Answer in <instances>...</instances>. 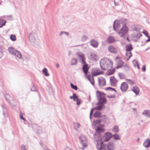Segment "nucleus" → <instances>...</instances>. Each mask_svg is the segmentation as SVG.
Listing matches in <instances>:
<instances>
[{"instance_id": "nucleus-1", "label": "nucleus", "mask_w": 150, "mask_h": 150, "mask_svg": "<svg viewBox=\"0 0 150 150\" xmlns=\"http://www.w3.org/2000/svg\"><path fill=\"white\" fill-rule=\"evenodd\" d=\"M127 23V20L124 18L121 19L119 21L115 20L114 22V30L121 37L125 38L128 32V28L126 25Z\"/></svg>"}, {"instance_id": "nucleus-2", "label": "nucleus", "mask_w": 150, "mask_h": 150, "mask_svg": "<svg viewBox=\"0 0 150 150\" xmlns=\"http://www.w3.org/2000/svg\"><path fill=\"white\" fill-rule=\"evenodd\" d=\"M96 94L98 101V103H97V106L94 109L100 110L103 109L105 107L104 104L106 103V100L105 98V95L103 92L98 91H96Z\"/></svg>"}, {"instance_id": "nucleus-3", "label": "nucleus", "mask_w": 150, "mask_h": 150, "mask_svg": "<svg viewBox=\"0 0 150 150\" xmlns=\"http://www.w3.org/2000/svg\"><path fill=\"white\" fill-rule=\"evenodd\" d=\"M107 120L106 116L104 115L102 117L101 120L93 121V125L96 127L95 130L96 133H100L103 132L104 129L102 127V126L104 125L103 124Z\"/></svg>"}, {"instance_id": "nucleus-4", "label": "nucleus", "mask_w": 150, "mask_h": 150, "mask_svg": "<svg viewBox=\"0 0 150 150\" xmlns=\"http://www.w3.org/2000/svg\"><path fill=\"white\" fill-rule=\"evenodd\" d=\"M100 65L103 70H110L112 67V62L110 59L104 58L100 60Z\"/></svg>"}, {"instance_id": "nucleus-5", "label": "nucleus", "mask_w": 150, "mask_h": 150, "mask_svg": "<svg viewBox=\"0 0 150 150\" xmlns=\"http://www.w3.org/2000/svg\"><path fill=\"white\" fill-rule=\"evenodd\" d=\"M79 139L80 144L82 147H79V149L82 150H84L85 148L88 146V141L86 136L83 135H81L79 137Z\"/></svg>"}, {"instance_id": "nucleus-6", "label": "nucleus", "mask_w": 150, "mask_h": 150, "mask_svg": "<svg viewBox=\"0 0 150 150\" xmlns=\"http://www.w3.org/2000/svg\"><path fill=\"white\" fill-rule=\"evenodd\" d=\"M28 39L31 44L34 46H36L38 44V42L37 35L34 31L30 33L28 35Z\"/></svg>"}, {"instance_id": "nucleus-7", "label": "nucleus", "mask_w": 150, "mask_h": 150, "mask_svg": "<svg viewBox=\"0 0 150 150\" xmlns=\"http://www.w3.org/2000/svg\"><path fill=\"white\" fill-rule=\"evenodd\" d=\"M8 50L10 54L15 55L19 59H21L22 58V56L20 52L13 47H9L8 48Z\"/></svg>"}, {"instance_id": "nucleus-8", "label": "nucleus", "mask_w": 150, "mask_h": 150, "mask_svg": "<svg viewBox=\"0 0 150 150\" xmlns=\"http://www.w3.org/2000/svg\"><path fill=\"white\" fill-rule=\"evenodd\" d=\"M125 48L127 51L125 55L126 57L128 58V59H127V60H128L132 56L131 52L130 51L132 49V45L129 44L126 45Z\"/></svg>"}, {"instance_id": "nucleus-9", "label": "nucleus", "mask_w": 150, "mask_h": 150, "mask_svg": "<svg viewBox=\"0 0 150 150\" xmlns=\"http://www.w3.org/2000/svg\"><path fill=\"white\" fill-rule=\"evenodd\" d=\"M79 60L81 63L85 64V58L83 53L78 52L76 54Z\"/></svg>"}, {"instance_id": "nucleus-10", "label": "nucleus", "mask_w": 150, "mask_h": 150, "mask_svg": "<svg viewBox=\"0 0 150 150\" xmlns=\"http://www.w3.org/2000/svg\"><path fill=\"white\" fill-rule=\"evenodd\" d=\"M112 136V134L110 132H108L105 133L103 138V141L105 142L108 141Z\"/></svg>"}, {"instance_id": "nucleus-11", "label": "nucleus", "mask_w": 150, "mask_h": 150, "mask_svg": "<svg viewBox=\"0 0 150 150\" xmlns=\"http://www.w3.org/2000/svg\"><path fill=\"white\" fill-rule=\"evenodd\" d=\"M128 88V84L125 82H123L121 85L120 89L123 92H126Z\"/></svg>"}, {"instance_id": "nucleus-12", "label": "nucleus", "mask_w": 150, "mask_h": 150, "mask_svg": "<svg viewBox=\"0 0 150 150\" xmlns=\"http://www.w3.org/2000/svg\"><path fill=\"white\" fill-rule=\"evenodd\" d=\"M108 49L110 52L112 53H116L117 51V49L112 45H110L108 47Z\"/></svg>"}, {"instance_id": "nucleus-13", "label": "nucleus", "mask_w": 150, "mask_h": 150, "mask_svg": "<svg viewBox=\"0 0 150 150\" xmlns=\"http://www.w3.org/2000/svg\"><path fill=\"white\" fill-rule=\"evenodd\" d=\"M110 84L111 86H115L116 85L117 80L115 79L114 77H111L110 78Z\"/></svg>"}, {"instance_id": "nucleus-14", "label": "nucleus", "mask_w": 150, "mask_h": 150, "mask_svg": "<svg viewBox=\"0 0 150 150\" xmlns=\"http://www.w3.org/2000/svg\"><path fill=\"white\" fill-rule=\"evenodd\" d=\"M99 83L100 86H105L106 83L105 79L103 77H100L99 79Z\"/></svg>"}, {"instance_id": "nucleus-15", "label": "nucleus", "mask_w": 150, "mask_h": 150, "mask_svg": "<svg viewBox=\"0 0 150 150\" xmlns=\"http://www.w3.org/2000/svg\"><path fill=\"white\" fill-rule=\"evenodd\" d=\"M132 91L134 92L136 95H138L139 93V88L136 86H134L132 88Z\"/></svg>"}, {"instance_id": "nucleus-16", "label": "nucleus", "mask_w": 150, "mask_h": 150, "mask_svg": "<svg viewBox=\"0 0 150 150\" xmlns=\"http://www.w3.org/2000/svg\"><path fill=\"white\" fill-rule=\"evenodd\" d=\"M143 146L146 148L150 146V140L147 139L145 140L143 143Z\"/></svg>"}, {"instance_id": "nucleus-17", "label": "nucleus", "mask_w": 150, "mask_h": 150, "mask_svg": "<svg viewBox=\"0 0 150 150\" xmlns=\"http://www.w3.org/2000/svg\"><path fill=\"white\" fill-rule=\"evenodd\" d=\"M90 58L93 60H97L98 59V57L94 53H91L90 55Z\"/></svg>"}, {"instance_id": "nucleus-18", "label": "nucleus", "mask_w": 150, "mask_h": 150, "mask_svg": "<svg viewBox=\"0 0 150 150\" xmlns=\"http://www.w3.org/2000/svg\"><path fill=\"white\" fill-rule=\"evenodd\" d=\"M84 64L82 67V69L83 72L85 75H86L88 70V68L87 64Z\"/></svg>"}, {"instance_id": "nucleus-19", "label": "nucleus", "mask_w": 150, "mask_h": 150, "mask_svg": "<svg viewBox=\"0 0 150 150\" xmlns=\"http://www.w3.org/2000/svg\"><path fill=\"white\" fill-rule=\"evenodd\" d=\"M91 45L93 47L96 48L98 45V44L96 41L94 40H92L90 42Z\"/></svg>"}, {"instance_id": "nucleus-20", "label": "nucleus", "mask_w": 150, "mask_h": 150, "mask_svg": "<svg viewBox=\"0 0 150 150\" xmlns=\"http://www.w3.org/2000/svg\"><path fill=\"white\" fill-rule=\"evenodd\" d=\"M107 147L108 150H114L115 149L114 144L112 143L108 144L107 145Z\"/></svg>"}, {"instance_id": "nucleus-21", "label": "nucleus", "mask_w": 150, "mask_h": 150, "mask_svg": "<svg viewBox=\"0 0 150 150\" xmlns=\"http://www.w3.org/2000/svg\"><path fill=\"white\" fill-rule=\"evenodd\" d=\"M142 114L147 117H150V110H145L142 112Z\"/></svg>"}, {"instance_id": "nucleus-22", "label": "nucleus", "mask_w": 150, "mask_h": 150, "mask_svg": "<svg viewBox=\"0 0 150 150\" xmlns=\"http://www.w3.org/2000/svg\"><path fill=\"white\" fill-rule=\"evenodd\" d=\"M108 42L109 43H112L115 41V40L113 37L109 36L107 39Z\"/></svg>"}, {"instance_id": "nucleus-23", "label": "nucleus", "mask_w": 150, "mask_h": 150, "mask_svg": "<svg viewBox=\"0 0 150 150\" xmlns=\"http://www.w3.org/2000/svg\"><path fill=\"white\" fill-rule=\"evenodd\" d=\"M81 126V125L78 122H74V129L76 130H77Z\"/></svg>"}, {"instance_id": "nucleus-24", "label": "nucleus", "mask_w": 150, "mask_h": 150, "mask_svg": "<svg viewBox=\"0 0 150 150\" xmlns=\"http://www.w3.org/2000/svg\"><path fill=\"white\" fill-rule=\"evenodd\" d=\"M77 62L78 61L76 59L74 58H72L71 61V65H76L77 64Z\"/></svg>"}, {"instance_id": "nucleus-25", "label": "nucleus", "mask_w": 150, "mask_h": 150, "mask_svg": "<svg viewBox=\"0 0 150 150\" xmlns=\"http://www.w3.org/2000/svg\"><path fill=\"white\" fill-rule=\"evenodd\" d=\"M133 65L135 68H137L138 69H140L139 65L138 62L136 60H134L132 61Z\"/></svg>"}, {"instance_id": "nucleus-26", "label": "nucleus", "mask_w": 150, "mask_h": 150, "mask_svg": "<svg viewBox=\"0 0 150 150\" xmlns=\"http://www.w3.org/2000/svg\"><path fill=\"white\" fill-rule=\"evenodd\" d=\"M102 113L99 111H96L94 114V117H98L102 116Z\"/></svg>"}, {"instance_id": "nucleus-27", "label": "nucleus", "mask_w": 150, "mask_h": 150, "mask_svg": "<svg viewBox=\"0 0 150 150\" xmlns=\"http://www.w3.org/2000/svg\"><path fill=\"white\" fill-rule=\"evenodd\" d=\"M87 78L90 81L92 85H93L94 84V82L93 77L92 76H90V77L89 76H87Z\"/></svg>"}, {"instance_id": "nucleus-28", "label": "nucleus", "mask_w": 150, "mask_h": 150, "mask_svg": "<svg viewBox=\"0 0 150 150\" xmlns=\"http://www.w3.org/2000/svg\"><path fill=\"white\" fill-rule=\"evenodd\" d=\"M42 72L45 76H50V74L48 72V71L47 68H44L42 70Z\"/></svg>"}, {"instance_id": "nucleus-29", "label": "nucleus", "mask_w": 150, "mask_h": 150, "mask_svg": "<svg viewBox=\"0 0 150 150\" xmlns=\"http://www.w3.org/2000/svg\"><path fill=\"white\" fill-rule=\"evenodd\" d=\"M112 131L115 132H117L119 131L118 127L117 125L115 126L112 128Z\"/></svg>"}, {"instance_id": "nucleus-30", "label": "nucleus", "mask_w": 150, "mask_h": 150, "mask_svg": "<svg viewBox=\"0 0 150 150\" xmlns=\"http://www.w3.org/2000/svg\"><path fill=\"white\" fill-rule=\"evenodd\" d=\"M6 21L4 20H0V28L2 27L6 23Z\"/></svg>"}, {"instance_id": "nucleus-31", "label": "nucleus", "mask_w": 150, "mask_h": 150, "mask_svg": "<svg viewBox=\"0 0 150 150\" xmlns=\"http://www.w3.org/2000/svg\"><path fill=\"white\" fill-rule=\"evenodd\" d=\"M103 73L102 71H96V72H93V76H97Z\"/></svg>"}, {"instance_id": "nucleus-32", "label": "nucleus", "mask_w": 150, "mask_h": 150, "mask_svg": "<svg viewBox=\"0 0 150 150\" xmlns=\"http://www.w3.org/2000/svg\"><path fill=\"white\" fill-rule=\"evenodd\" d=\"M124 64L123 61L121 60H119L118 62V66L116 67L117 69H118L120 67Z\"/></svg>"}, {"instance_id": "nucleus-33", "label": "nucleus", "mask_w": 150, "mask_h": 150, "mask_svg": "<svg viewBox=\"0 0 150 150\" xmlns=\"http://www.w3.org/2000/svg\"><path fill=\"white\" fill-rule=\"evenodd\" d=\"M140 28L138 26H136V27L133 28V31H136L137 32V33L140 32Z\"/></svg>"}, {"instance_id": "nucleus-34", "label": "nucleus", "mask_w": 150, "mask_h": 150, "mask_svg": "<svg viewBox=\"0 0 150 150\" xmlns=\"http://www.w3.org/2000/svg\"><path fill=\"white\" fill-rule=\"evenodd\" d=\"M77 96H76V94L75 93H74L73 94L72 96H70L69 98L71 99H73L74 101H75L76 98H77Z\"/></svg>"}, {"instance_id": "nucleus-35", "label": "nucleus", "mask_w": 150, "mask_h": 150, "mask_svg": "<svg viewBox=\"0 0 150 150\" xmlns=\"http://www.w3.org/2000/svg\"><path fill=\"white\" fill-rule=\"evenodd\" d=\"M118 76L120 79H124L125 77V74L122 73H119L118 74Z\"/></svg>"}, {"instance_id": "nucleus-36", "label": "nucleus", "mask_w": 150, "mask_h": 150, "mask_svg": "<svg viewBox=\"0 0 150 150\" xmlns=\"http://www.w3.org/2000/svg\"><path fill=\"white\" fill-rule=\"evenodd\" d=\"M11 40L12 41H15L16 40V37L14 35H11L10 36Z\"/></svg>"}, {"instance_id": "nucleus-37", "label": "nucleus", "mask_w": 150, "mask_h": 150, "mask_svg": "<svg viewBox=\"0 0 150 150\" xmlns=\"http://www.w3.org/2000/svg\"><path fill=\"white\" fill-rule=\"evenodd\" d=\"M142 35V34L139 32L137 33V34L135 35L134 37L137 39H139Z\"/></svg>"}, {"instance_id": "nucleus-38", "label": "nucleus", "mask_w": 150, "mask_h": 150, "mask_svg": "<svg viewBox=\"0 0 150 150\" xmlns=\"http://www.w3.org/2000/svg\"><path fill=\"white\" fill-rule=\"evenodd\" d=\"M105 90L107 91H114L115 92H116V91L115 89L112 88L111 87H108L105 88Z\"/></svg>"}, {"instance_id": "nucleus-39", "label": "nucleus", "mask_w": 150, "mask_h": 150, "mask_svg": "<svg viewBox=\"0 0 150 150\" xmlns=\"http://www.w3.org/2000/svg\"><path fill=\"white\" fill-rule=\"evenodd\" d=\"M125 80L128 81V83L130 85H132L134 83V82L131 79H126Z\"/></svg>"}, {"instance_id": "nucleus-40", "label": "nucleus", "mask_w": 150, "mask_h": 150, "mask_svg": "<svg viewBox=\"0 0 150 150\" xmlns=\"http://www.w3.org/2000/svg\"><path fill=\"white\" fill-rule=\"evenodd\" d=\"M96 148L98 150H101L103 148L102 144H97Z\"/></svg>"}, {"instance_id": "nucleus-41", "label": "nucleus", "mask_w": 150, "mask_h": 150, "mask_svg": "<svg viewBox=\"0 0 150 150\" xmlns=\"http://www.w3.org/2000/svg\"><path fill=\"white\" fill-rule=\"evenodd\" d=\"M75 101H76V104L77 105H79L80 104L81 102V100L80 99H79L78 98L77 96V97L76 98Z\"/></svg>"}, {"instance_id": "nucleus-42", "label": "nucleus", "mask_w": 150, "mask_h": 150, "mask_svg": "<svg viewBox=\"0 0 150 150\" xmlns=\"http://www.w3.org/2000/svg\"><path fill=\"white\" fill-rule=\"evenodd\" d=\"M113 137L115 139H120V137L119 135L115 134L113 135Z\"/></svg>"}, {"instance_id": "nucleus-43", "label": "nucleus", "mask_w": 150, "mask_h": 150, "mask_svg": "<svg viewBox=\"0 0 150 150\" xmlns=\"http://www.w3.org/2000/svg\"><path fill=\"white\" fill-rule=\"evenodd\" d=\"M71 87L74 89L76 90L77 89V87L76 86L74 85L72 83H71Z\"/></svg>"}, {"instance_id": "nucleus-44", "label": "nucleus", "mask_w": 150, "mask_h": 150, "mask_svg": "<svg viewBox=\"0 0 150 150\" xmlns=\"http://www.w3.org/2000/svg\"><path fill=\"white\" fill-rule=\"evenodd\" d=\"M65 34L67 35H69V33L68 32H65V31H61L59 34V35L60 36H61L62 35Z\"/></svg>"}, {"instance_id": "nucleus-45", "label": "nucleus", "mask_w": 150, "mask_h": 150, "mask_svg": "<svg viewBox=\"0 0 150 150\" xmlns=\"http://www.w3.org/2000/svg\"><path fill=\"white\" fill-rule=\"evenodd\" d=\"M21 149L22 150H26V148L25 145L22 144L21 146Z\"/></svg>"}, {"instance_id": "nucleus-46", "label": "nucleus", "mask_w": 150, "mask_h": 150, "mask_svg": "<svg viewBox=\"0 0 150 150\" xmlns=\"http://www.w3.org/2000/svg\"><path fill=\"white\" fill-rule=\"evenodd\" d=\"M41 145L44 150H50L48 149L46 146L42 143L41 144Z\"/></svg>"}, {"instance_id": "nucleus-47", "label": "nucleus", "mask_w": 150, "mask_h": 150, "mask_svg": "<svg viewBox=\"0 0 150 150\" xmlns=\"http://www.w3.org/2000/svg\"><path fill=\"white\" fill-rule=\"evenodd\" d=\"M3 56V53L2 51V49L1 47L0 46V58H1Z\"/></svg>"}, {"instance_id": "nucleus-48", "label": "nucleus", "mask_w": 150, "mask_h": 150, "mask_svg": "<svg viewBox=\"0 0 150 150\" xmlns=\"http://www.w3.org/2000/svg\"><path fill=\"white\" fill-rule=\"evenodd\" d=\"M19 116H20V119H21L23 120H25V118L24 117H23V114L21 112H20Z\"/></svg>"}, {"instance_id": "nucleus-49", "label": "nucleus", "mask_w": 150, "mask_h": 150, "mask_svg": "<svg viewBox=\"0 0 150 150\" xmlns=\"http://www.w3.org/2000/svg\"><path fill=\"white\" fill-rule=\"evenodd\" d=\"M87 39V37L86 36L83 35V36L81 38L82 40L84 41L86 40Z\"/></svg>"}, {"instance_id": "nucleus-50", "label": "nucleus", "mask_w": 150, "mask_h": 150, "mask_svg": "<svg viewBox=\"0 0 150 150\" xmlns=\"http://www.w3.org/2000/svg\"><path fill=\"white\" fill-rule=\"evenodd\" d=\"M142 33H143L147 37H149V36L148 35V33L146 31L144 30L142 32Z\"/></svg>"}, {"instance_id": "nucleus-51", "label": "nucleus", "mask_w": 150, "mask_h": 150, "mask_svg": "<svg viewBox=\"0 0 150 150\" xmlns=\"http://www.w3.org/2000/svg\"><path fill=\"white\" fill-rule=\"evenodd\" d=\"M107 97L108 98H114L115 97V95H108L107 96Z\"/></svg>"}, {"instance_id": "nucleus-52", "label": "nucleus", "mask_w": 150, "mask_h": 150, "mask_svg": "<svg viewBox=\"0 0 150 150\" xmlns=\"http://www.w3.org/2000/svg\"><path fill=\"white\" fill-rule=\"evenodd\" d=\"M142 70L143 72H144L146 71V66L145 65H144L142 66Z\"/></svg>"}, {"instance_id": "nucleus-53", "label": "nucleus", "mask_w": 150, "mask_h": 150, "mask_svg": "<svg viewBox=\"0 0 150 150\" xmlns=\"http://www.w3.org/2000/svg\"><path fill=\"white\" fill-rule=\"evenodd\" d=\"M31 90L33 91H34L36 90L34 86H33L31 89Z\"/></svg>"}, {"instance_id": "nucleus-54", "label": "nucleus", "mask_w": 150, "mask_h": 150, "mask_svg": "<svg viewBox=\"0 0 150 150\" xmlns=\"http://www.w3.org/2000/svg\"><path fill=\"white\" fill-rule=\"evenodd\" d=\"M93 108H92L91 109V112H90V115H92V113H93Z\"/></svg>"}, {"instance_id": "nucleus-55", "label": "nucleus", "mask_w": 150, "mask_h": 150, "mask_svg": "<svg viewBox=\"0 0 150 150\" xmlns=\"http://www.w3.org/2000/svg\"><path fill=\"white\" fill-rule=\"evenodd\" d=\"M65 150H72L69 147H67L65 149Z\"/></svg>"}, {"instance_id": "nucleus-56", "label": "nucleus", "mask_w": 150, "mask_h": 150, "mask_svg": "<svg viewBox=\"0 0 150 150\" xmlns=\"http://www.w3.org/2000/svg\"><path fill=\"white\" fill-rule=\"evenodd\" d=\"M57 68H58L59 67V65L58 64H55Z\"/></svg>"}, {"instance_id": "nucleus-57", "label": "nucleus", "mask_w": 150, "mask_h": 150, "mask_svg": "<svg viewBox=\"0 0 150 150\" xmlns=\"http://www.w3.org/2000/svg\"><path fill=\"white\" fill-rule=\"evenodd\" d=\"M133 110L134 111H135V112L136 113H137V110H136V108H134L133 109Z\"/></svg>"}, {"instance_id": "nucleus-58", "label": "nucleus", "mask_w": 150, "mask_h": 150, "mask_svg": "<svg viewBox=\"0 0 150 150\" xmlns=\"http://www.w3.org/2000/svg\"><path fill=\"white\" fill-rule=\"evenodd\" d=\"M114 3L116 6L118 5L119 4L118 3H116L115 2H114Z\"/></svg>"}, {"instance_id": "nucleus-59", "label": "nucleus", "mask_w": 150, "mask_h": 150, "mask_svg": "<svg viewBox=\"0 0 150 150\" xmlns=\"http://www.w3.org/2000/svg\"><path fill=\"white\" fill-rule=\"evenodd\" d=\"M139 140H140V139L139 138H138L137 139V142H139Z\"/></svg>"}, {"instance_id": "nucleus-60", "label": "nucleus", "mask_w": 150, "mask_h": 150, "mask_svg": "<svg viewBox=\"0 0 150 150\" xmlns=\"http://www.w3.org/2000/svg\"><path fill=\"white\" fill-rule=\"evenodd\" d=\"M101 150H106V149L104 148H103Z\"/></svg>"}, {"instance_id": "nucleus-61", "label": "nucleus", "mask_w": 150, "mask_h": 150, "mask_svg": "<svg viewBox=\"0 0 150 150\" xmlns=\"http://www.w3.org/2000/svg\"><path fill=\"white\" fill-rule=\"evenodd\" d=\"M147 42H148L149 41H150V40H149V39L147 40L146 41Z\"/></svg>"}, {"instance_id": "nucleus-62", "label": "nucleus", "mask_w": 150, "mask_h": 150, "mask_svg": "<svg viewBox=\"0 0 150 150\" xmlns=\"http://www.w3.org/2000/svg\"><path fill=\"white\" fill-rule=\"evenodd\" d=\"M91 115H90V119H91Z\"/></svg>"}, {"instance_id": "nucleus-63", "label": "nucleus", "mask_w": 150, "mask_h": 150, "mask_svg": "<svg viewBox=\"0 0 150 150\" xmlns=\"http://www.w3.org/2000/svg\"><path fill=\"white\" fill-rule=\"evenodd\" d=\"M148 38H149V40L150 41V36H149V37Z\"/></svg>"}, {"instance_id": "nucleus-64", "label": "nucleus", "mask_w": 150, "mask_h": 150, "mask_svg": "<svg viewBox=\"0 0 150 150\" xmlns=\"http://www.w3.org/2000/svg\"><path fill=\"white\" fill-rule=\"evenodd\" d=\"M127 40L129 41V39L128 38H127Z\"/></svg>"}]
</instances>
